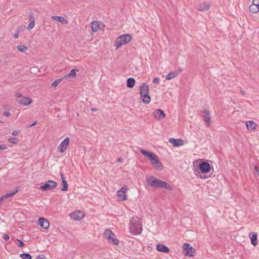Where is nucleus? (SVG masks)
Instances as JSON below:
<instances>
[{"label":"nucleus","instance_id":"nucleus-1","mask_svg":"<svg viewBox=\"0 0 259 259\" xmlns=\"http://www.w3.org/2000/svg\"><path fill=\"white\" fill-rule=\"evenodd\" d=\"M129 230L134 235L140 234L142 231V225L141 219L138 217H133L129 224Z\"/></svg>","mask_w":259,"mask_h":259},{"label":"nucleus","instance_id":"nucleus-2","mask_svg":"<svg viewBox=\"0 0 259 259\" xmlns=\"http://www.w3.org/2000/svg\"><path fill=\"white\" fill-rule=\"evenodd\" d=\"M140 152L145 156H147L150 160L151 163L153 164L155 168L158 170H160L162 168L161 162L159 160L157 156L148 151H146L143 149H140Z\"/></svg>","mask_w":259,"mask_h":259},{"label":"nucleus","instance_id":"nucleus-3","mask_svg":"<svg viewBox=\"0 0 259 259\" xmlns=\"http://www.w3.org/2000/svg\"><path fill=\"white\" fill-rule=\"evenodd\" d=\"M140 94L141 99L145 104H148L151 101L149 94V87L146 83H142L140 87Z\"/></svg>","mask_w":259,"mask_h":259},{"label":"nucleus","instance_id":"nucleus-4","mask_svg":"<svg viewBox=\"0 0 259 259\" xmlns=\"http://www.w3.org/2000/svg\"><path fill=\"white\" fill-rule=\"evenodd\" d=\"M147 183L149 186L153 187L165 188L168 190L172 189L168 184L160 181V179H147Z\"/></svg>","mask_w":259,"mask_h":259},{"label":"nucleus","instance_id":"nucleus-5","mask_svg":"<svg viewBox=\"0 0 259 259\" xmlns=\"http://www.w3.org/2000/svg\"><path fill=\"white\" fill-rule=\"evenodd\" d=\"M132 37L130 34H124L117 37L115 40V46L118 49L123 45L130 42L132 40Z\"/></svg>","mask_w":259,"mask_h":259},{"label":"nucleus","instance_id":"nucleus-6","mask_svg":"<svg viewBox=\"0 0 259 259\" xmlns=\"http://www.w3.org/2000/svg\"><path fill=\"white\" fill-rule=\"evenodd\" d=\"M104 237L108 241L113 244L117 245L119 243L118 240L116 238L114 233L110 230L106 229L104 232Z\"/></svg>","mask_w":259,"mask_h":259},{"label":"nucleus","instance_id":"nucleus-7","mask_svg":"<svg viewBox=\"0 0 259 259\" xmlns=\"http://www.w3.org/2000/svg\"><path fill=\"white\" fill-rule=\"evenodd\" d=\"M16 101L17 102L21 105L27 106L29 105L31 102L32 100L26 97H23L21 94H17L16 95Z\"/></svg>","mask_w":259,"mask_h":259},{"label":"nucleus","instance_id":"nucleus-8","mask_svg":"<svg viewBox=\"0 0 259 259\" xmlns=\"http://www.w3.org/2000/svg\"><path fill=\"white\" fill-rule=\"evenodd\" d=\"M210 164L205 161L201 162L199 164V168L202 174H208L210 173L211 168Z\"/></svg>","mask_w":259,"mask_h":259},{"label":"nucleus","instance_id":"nucleus-9","mask_svg":"<svg viewBox=\"0 0 259 259\" xmlns=\"http://www.w3.org/2000/svg\"><path fill=\"white\" fill-rule=\"evenodd\" d=\"M128 190V188L127 187L124 186L117 191V196L118 200L124 201L127 199L126 193Z\"/></svg>","mask_w":259,"mask_h":259},{"label":"nucleus","instance_id":"nucleus-10","mask_svg":"<svg viewBox=\"0 0 259 259\" xmlns=\"http://www.w3.org/2000/svg\"><path fill=\"white\" fill-rule=\"evenodd\" d=\"M183 249L186 256H192L195 253V249L189 243H185L183 245Z\"/></svg>","mask_w":259,"mask_h":259},{"label":"nucleus","instance_id":"nucleus-11","mask_svg":"<svg viewBox=\"0 0 259 259\" xmlns=\"http://www.w3.org/2000/svg\"><path fill=\"white\" fill-rule=\"evenodd\" d=\"M56 186L57 183L55 182L49 180L45 184L41 186L40 189L44 191H47L55 188Z\"/></svg>","mask_w":259,"mask_h":259},{"label":"nucleus","instance_id":"nucleus-12","mask_svg":"<svg viewBox=\"0 0 259 259\" xmlns=\"http://www.w3.org/2000/svg\"><path fill=\"white\" fill-rule=\"evenodd\" d=\"M201 112L204 114L203 118L205 125L209 127L211 125L210 111L208 109H205L201 111Z\"/></svg>","mask_w":259,"mask_h":259},{"label":"nucleus","instance_id":"nucleus-13","mask_svg":"<svg viewBox=\"0 0 259 259\" xmlns=\"http://www.w3.org/2000/svg\"><path fill=\"white\" fill-rule=\"evenodd\" d=\"M70 217L73 220L80 221L84 218V214L82 211L75 210L70 214Z\"/></svg>","mask_w":259,"mask_h":259},{"label":"nucleus","instance_id":"nucleus-14","mask_svg":"<svg viewBox=\"0 0 259 259\" xmlns=\"http://www.w3.org/2000/svg\"><path fill=\"white\" fill-rule=\"evenodd\" d=\"M69 142V139L67 137L61 143L58 147L59 150L61 153H63L66 150Z\"/></svg>","mask_w":259,"mask_h":259},{"label":"nucleus","instance_id":"nucleus-15","mask_svg":"<svg viewBox=\"0 0 259 259\" xmlns=\"http://www.w3.org/2000/svg\"><path fill=\"white\" fill-rule=\"evenodd\" d=\"M154 117L158 120H162L165 117L164 111L161 109H156L153 112Z\"/></svg>","mask_w":259,"mask_h":259},{"label":"nucleus","instance_id":"nucleus-16","mask_svg":"<svg viewBox=\"0 0 259 259\" xmlns=\"http://www.w3.org/2000/svg\"><path fill=\"white\" fill-rule=\"evenodd\" d=\"M38 224L44 229H48L50 226L49 222L44 218H40L38 219Z\"/></svg>","mask_w":259,"mask_h":259},{"label":"nucleus","instance_id":"nucleus-17","mask_svg":"<svg viewBox=\"0 0 259 259\" xmlns=\"http://www.w3.org/2000/svg\"><path fill=\"white\" fill-rule=\"evenodd\" d=\"M249 237L251 241V243L253 246H256L258 244L257 239V233L255 232H251L249 234Z\"/></svg>","mask_w":259,"mask_h":259},{"label":"nucleus","instance_id":"nucleus-18","mask_svg":"<svg viewBox=\"0 0 259 259\" xmlns=\"http://www.w3.org/2000/svg\"><path fill=\"white\" fill-rule=\"evenodd\" d=\"M103 25V24L100 22V24L98 21H93L92 22V31L96 32L100 30L101 26Z\"/></svg>","mask_w":259,"mask_h":259},{"label":"nucleus","instance_id":"nucleus-19","mask_svg":"<svg viewBox=\"0 0 259 259\" xmlns=\"http://www.w3.org/2000/svg\"><path fill=\"white\" fill-rule=\"evenodd\" d=\"M210 7L209 3L204 2L197 6V9L200 11H207Z\"/></svg>","mask_w":259,"mask_h":259},{"label":"nucleus","instance_id":"nucleus-20","mask_svg":"<svg viewBox=\"0 0 259 259\" xmlns=\"http://www.w3.org/2000/svg\"><path fill=\"white\" fill-rule=\"evenodd\" d=\"M78 70L76 69H72L70 72L65 75L63 78H64L65 79H68L70 78H75L76 76V72H78Z\"/></svg>","mask_w":259,"mask_h":259},{"label":"nucleus","instance_id":"nucleus-21","mask_svg":"<svg viewBox=\"0 0 259 259\" xmlns=\"http://www.w3.org/2000/svg\"><path fill=\"white\" fill-rule=\"evenodd\" d=\"M156 249L159 252L167 253L169 252V248L164 244H158L156 246Z\"/></svg>","mask_w":259,"mask_h":259},{"label":"nucleus","instance_id":"nucleus-22","mask_svg":"<svg viewBox=\"0 0 259 259\" xmlns=\"http://www.w3.org/2000/svg\"><path fill=\"white\" fill-rule=\"evenodd\" d=\"M52 19L63 24H66L68 23L67 20L61 16L53 15L52 16Z\"/></svg>","mask_w":259,"mask_h":259},{"label":"nucleus","instance_id":"nucleus-23","mask_svg":"<svg viewBox=\"0 0 259 259\" xmlns=\"http://www.w3.org/2000/svg\"><path fill=\"white\" fill-rule=\"evenodd\" d=\"M246 125L248 130L254 131L256 129L257 124L253 121H247L246 122Z\"/></svg>","mask_w":259,"mask_h":259},{"label":"nucleus","instance_id":"nucleus-24","mask_svg":"<svg viewBox=\"0 0 259 259\" xmlns=\"http://www.w3.org/2000/svg\"><path fill=\"white\" fill-rule=\"evenodd\" d=\"M169 142L172 143L174 146H180L183 145V143L182 140L179 139H175L170 138L169 140Z\"/></svg>","mask_w":259,"mask_h":259},{"label":"nucleus","instance_id":"nucleus-25","mask_svg":"<svg viewBox=\"0 0 259 259\" xmlns=\"http://www.w3.org/2000/svg\"><path fill=\"white\" fill-rule=\"evenodd\" d=\"M136 80L134 78H128L126 80V86L129 88H132L135 84Z\"/></svg>","mask_w":259,"mask_h":259},{"label":"nucleus","instance_id":"nucleus-26","mask_svg":"<svg viewBox=\"0 0 259 259\" xmlns=\"http://www.w3.org/2000/svg\"><path fill=\"white\" fill-rule=\"evenodd\" d=\"M178 76V73L175 72V71H172L169 72L168 74L166 75L165 78L167 80H170L172 78H175Z\"/></svg>","mask_w":259,"mask_h":259},{"label":"nucleus","instance_id":"nucleus-27","mask_svg":"<svg viewBox=\"0 0 259 259\" xmlns=\"http://www.w3.org/2000/svg\"><path fill=\"white\" fill-rule=\"evenodd\" d=\"M249 10L251 13H256L259 11V8L257 9V7L252 3V4L249 7Z\"/></svg>","mask_w":259,"mask_h":259},{"label":"nucleus","instance_id":"nucleus-28","mask_svg":"<svg viewBox=\"0 0 259 259\" xmlns=\"http://www.w3.org/2000/svg\"><path fill=\"white\" fill-rule=\"evenodd\" d=\"M62 180V186L63 187L61 188V190L63 191H66L68 190V185L67 183L66 182L65 179Z\"/></svg>","mask_w":259,"mask_h":259},{"label":"nucleus","instance_id":"nucleus-29","mask_svg":"<svg viewBox=\"0 0 259 259\" xmlns=\"http://www.w3.org/2000/svg\"><path fill=\"white\" fill-rule=\"evenodd\" d=\"M17 48L20 52H24L26 51L28 49L27 47L23 45H18L17 47Z\"/></svg>","mask_w":259,"mask_h":259},{"label":"nucleus","instance_id":"nucleus-30","mask_svg":"<svg viewBox=\"0 0 259 259\" xmlns=\"http://www.w3.org/2000/svg\"><path fill=\"white\" fill-rule=\"evenodd\" d=\"M63 77L61 79H56L54 81H53L52 83V85L55 88L57 87L61 82V81L63 79Z\"/></svg>","mask_w":259,"mask_h":259},{"label":"nucleus","instance_id":"nucleus-31","mask_svg":"<svg viewBox=\"0 0 259 259\" xmlns=\"http://www.w3.org/2000/svg\"><path fill=\"white\" fill-rule=\"evenodd\" d=\"M9 142L12 144H17L18 143L19 140L18 139L16 138H10L8 139Z\"/></svg>","mask_w":259,"mask_h":259},{"label":"nucleus","instance_id":"nucleus-32","mask_svg":"<svg viewBox=\"0 0 259 259\" xmlns=\"http://www.w3.org/2000/svg\"><path fill=\"white\" fill-rule=\"evenodd\" d=\"M20 256L22 258V259H31L32 258L31 255L28 253L21 254Z\"/></svg>","mask_w":259,"mask_h":259},{"label":"nucleus","instance_id":"nucleus-33","mask_svg":"<svg viewBox=\"0 0 259 259\" xmlns=\"http://www.w3.org/2000/svg\"><path fill=\"white\" fill-rule=\"evenodd\" d=\"M35 25V22H30L28 25V30H31L32 29L33 27Z\"/></svg>","mask_w":259,"mask_h":259},{"label":"nucleus","instance_id":"nucleus-34","mask_svg":"<svg viewBox=\"0 0 259 259\" xmlns=\"http://www.w3.org/2000/svg\"><path fill=\"white\" fill-rule=\"evenodd\" d=\"M29 17L30 22H35L34 15L33 13L29 14Z\"/></svg>","mask_w":259,"mask_h":259},{"label":"nucleus","instance_id":"nucleus-35","mask_svg":"<svg viewBox=\"0 0 259 259\" xmlns=\"http://www.w3.org/2000/svg\"><path fill=\"white\" fill-rule=\"evenodd\" d=\"M17 241L19 242L18 246L20 247H22L24 245V243L19 239H17Z\"/></svg>","mask_w":259,"mask_h":259},{"label":"nucleus","instance_id":"nucleus-36","mask_svg":"<svg viewBox=\"0 0 259 259\" xmlns=\"http://www.w3.org/2000/svg\"><path fill=\"white\" fill-rule=\"evenodd\" d=\"M153 83H155V84L159 83V78L158 77H156V78H154V79L153 80Z\"/></svg>","mask_w":259,"mask_h":259},{"label":"nucleus","instance_id":"nucleus-37","mask_svg":"<svg viewBox=\"0 0 259 259\" xmlns=\"http://www.w3.org/2000/svg\"><path fill=\"white\" fill-rule=\"evenodd\" d=\"M20 133V131H17V130H15V131H14L12 134L13 135V136H16V135H19Z\"/></svg>","mask_w":259,"mask_h":259},{"label":"nucleus","instance_id":"nucleus-38","mask_svg":"<svg viewBox=\"0 0 259 259\" xmlns=\"http://www.w3.org/2000/svg\"><path fill=\"white\" fill-rule=\"evenodd\" d=\"M4 239L5 240V241H8L9 240V239H10V237H9V235L8 234H5L4 236Z\"/></svg>","mask_w":259,"mask_h":259},{"label":"nucleus","instance_id":"nucleus-39","mask_svg":"<svg viewBox=\"0 0 259 259\" xmlns=\"http://www.w3.org/2000/svg\"><path fill=\"white\" fill-rule=\"evenodd\" d=\"M7 148V147L5 145H0L1 150H6Z\"/></svg>","mask_w":259,"mask_h":259},{"label":"nucleus","instance_id":"nucleus-40","mask_svg":"<svg viewBox=\"0 0 259 259\" xmlns=\"http://www.w3.org/2000/svg\"><path fill=\"white\" fill-rule=\"evenodd\" d=\"M3 115L6 117H10L11 113L9 112H5Z\"/></svg>","mask_w":259,"mask_h":259},{"label":"nucleus","instance_id":"nucleus-41","mask_svg":"<svg viewBox=\"0 0 259 259\" xmlns=\"http://www.w3.org/2000/svg\"><path fill=\"white\" fill-rule=\"evenodd\" d=\"M175 71V72L178 73V75L182 71V69L181 68H179L177 70H176Z\"/></svg>","mask_w":259,"mask_h":259},{"label":"nucleus","instance_id":"nucleus-42","mask_svg":"<svg viewBox=\"0 0 259 259\" xmlns=\"http://www.w3.org/2000/svg\"><path fill=\"white\" fill-rule=\"evenodd\" d=\"M36 123H37V121H34L32 124H30V125H28L27 126H28V127H32V126H33L35 125Z\"/></svg>","mask_w":259,"mask_h":259},{"label":"nucleus","instance_id":"nucleus-43","mask_svg":"<svg viewBox=\"0 0 259 259\" xmlns=\"http://www.w3.org/2000/svg\"><path fill=\"white\" fill-rule=\"evenodd\" d=\"M45 256H43V257H41L40 255L37 256L35 259H45Z\"/></svg>","mask_w":259,"mask_h":259},{"label":"nucleus","instance_id":"nucleus-44","mask_svg":"<svg viewBox=\"0 0 259 259\" xmlns=\"http://www.w3.org/2000/svg\"><path fill=\"white\" fill-rule=\"evenodd\" d=\"M254 169L255 171L258 174L259 172V169L257 166H254Z\"/></svg>","mask_w":259,"mask_h":259},{"label":"nucleus","instance_id":"nucleus-45","mask_svg":"<svg viewBox=\"0 0 259 259\" xmlns=\"http://www.w3.org/2000/svg\"><path fill=\"white\" fill-rule=\"evenodd\" d=\"M18 37H19V35H18V33H15V34H14V38L15 39H16V38H18Z\"/></svg>","mask_w":259,"mask_h":259},{"label":"nucleus","instance_id":"nucleus-46","mask_svg":"<svg viewBox=\"0 0 259 259\" xmlns=\"http://www.w3.org/2000/svg\"><path fill=\"white\" fill-rule=\"evenodd\" d=\"M200 178H203V179L208 178V177H206V176H204L203 177L201 176H200Z\"/></svg>","mask_w":259,"mask_h":259},{"label":"nucleus","instance_id":"nucleus-47","mask_svg":"<svg viewBox=\"0 0 259 259\" xmlns=\"http://www.w3.org/2000/svg\"><path fill=\"white\" fill-rule=\"evenodd\" d=\"M92 110L93 111H96L97 110V108H93L92 109Z\"/></svg>","mask_w":259,"mask_h":259},{"label":"nucleus","instance_id":"nucleus-48","mask_svg":"<svg viewBox=\"0 0 259 259\" xmlns=\"http://www.w3.org/2000/svg\"><path fill=\"white\" fill-rule=\"evenodd\" d=\"M122 160V158H118V161L119 162H121Z\"/></svg>","mask_w":259,"mask_h":259},{"label":"nucleus","instance_id":"nucleus-49","mask_svg":"<svg viewBox=\"0 0 259 259\" xmlns=\"http://www.w3.org/2000/svg\"><path fill=\"white\" fill-rule=\"evenodd\" d=\"M61 178H64V177H63V175L62 174H61Z\"/></svg>","mask_w":259,"mask_h":259},{"label":"nucleus","instance_id":"nucleus-50","mask_svg":"<svg viewBox=\"0 0 259 259\" xmlns=\"http://www.w3.org/2000/svg\"><path fill=\"white\" fill-rule=\"evenodd\" d=\"M61 178H64V177H63V175L62 174H61Z\"/></svg>","mask_w":259,"mask_h":259},{"label":"nucleus","instance_id":"nucleus-51","mask_svg":"<svg viewBox=\"0 0 259 259\" xmlns=\"http://www.w3.org/2000/svg\"><path fill=\"white\" fill-rule=\"evenodd\" d=\"M149 178H152V179H153V178H155L154 177H150Z\"/></svg>","mask_w":259,"mask_h":259},{"label":"nucleus","instance_id":"nucleus-52","mask_svg":"<svg viewBox=\"0 0 259 259\" xmlns=\"http://www.w3.org/2000/svg\"><path fill=\"white\" fill-rule=\"evenodd\" d=\"M242 94L244 95V92L242 91Z\"/></svg>","mask_w":259,"mask_h":259},{"label":"nucleus","instance_id":"nucleus-53","mask_svg":"<svg viewBox=\"0 0 259 259\" xmlns=\"http://www.w3.org/2000/svg\"><path fill=\"white\" fill-rule=\"evenodd\" d=\"M213 172V169L212 168V171H211V174H212V172Z\"/></svg>","mask_w":259,"mask_h":259},{"label":"nucleus","instance_id":"nucleus-54","mask_svg":"<svg viewBox=\"0 0 259 259\" xmlns=\"http://www.w3.org/2000/svg\"><path fill=\"white\" fill-rule=\"evenodd\" d=\"M2 122H2V121H0V123H2Z\"/></svg>","mask_w":259,"mask_h":259}]
</instances>
